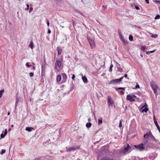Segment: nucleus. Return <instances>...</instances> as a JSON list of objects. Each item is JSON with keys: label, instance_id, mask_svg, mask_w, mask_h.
I'll return each mask as SVG.
<instances>
[{"label": "nucleus", "instance_id": "a878e982", "mask_svg": "<svg viewBox=\"0 0 160 160\" xmlns=\"http://www.w3.org/2000/svg\"><path fill=\"white\" fill-rule=\"evenodd\" d=\"M102 122V120L101 119H99L98 120V124L100 125Z\"/></svg>", "mask_w": 160, "mask_h": 160}, {"label": "nucleus", "instance_id": "e433bc0d", "mask_svg": "<svg viewBox=\"0 0 160 160\" xmlns=\"http://www.w3.org/2000/svg\"><path fill=\"white\" fill-rule=\"evenodd\" d=\"M29 8V5L28 4H27V8H25L26 10H28Z\"/></svg>", "mask_w": 160, "mask_h": 160}, {"label": "nucleus", "instance_id": "2f4dec72", "mask_svg": "<svg viewBox=\"0 0 160 160\" xmlns=\"http://www.w3.org/2000/svg\"><path fill=\"white\" fill-rule=\"evenodd\" d=\"M29 75L30 77H32L34 76V73L32 72H30L29 73Z\"/></svg>", "mask_w": 160, "mask_h": 160}, {"label": "nucleus", "instance_id": "f3484780", "mask_svg": "<svg viewBox=\"0 0 160 160\" xmlns=\"http://www.w3.org/2000/svg\"><path fill=\"white\" fill-rule=\"evenodd\" d=\"M61 79V76L60 74L58 75L57 78V82H59L60 81V80Z\"/></svg>", "mask_w": 160, "mask_h": 160}, {"label": "nucleus", "instance_id": "39448f33", "mask_svg": "<svg viewBox=\"0 0 160 160\" xmlns=\"http://www.w3.org/2000/svg\"><path fill=\"white\" fill-rule=\"evenodd\" d=\"M123 78V77H122L119 79H115L114 80L111 81L109 83V84H115L117 82H120L121 81Z\"/></svg>", "mask_w": 160, "mask_h": 160}, {"label": "nucleus", "instance_id": "6e6d98bb", "mask_svg": "<svg viewBox=\"0 0 160 160\" xmlns=\"http://www.w3.org/2000/svg\"><path fill=\"white\" fill-rule=\"evenodd\" d=\"M127 77V74H126L124 75V77H125V78H126Z\"/></svg>", "mask_w": 160, "mask_h": 160}, {"label": "nucleus", "instance_id": "cd10ccee", "mask_svg": "<svg viewBox=\"0 0 160 160\" xmlns=\"http://www.w3.org/2000/svg\"><path fill=\"white\" fill-rule=\"evenodd\" d=\"M113 65L112 64H111L110 66V68L109 69V72H112V68H113Z\"/></svg>", "mask_w": 160, "mask_h": 160}, {"label": "nucleus", "instance_id": "09e8293b", "mask_svg": "<svg viewBox=\"0 0 160 160\" xmlns=\"http://www.w3.org/2000/svg\"><path fill=\"white\" fill-rule=\"evenodd\" d=\"M18 100H16V103H15V105H16V106H17V104H18Z\"/></svg>", "mask_w": 160, "mask_h": 160}, {"label": "nucleus", "instance_id": "de8ad7c7", "mask_svg": "<svg viewBox=\"0 0 160 160\" xmlns=\"http://www.w3.org/2000/svg\"><path fill=\"white\" fill-rule=\"evenodd\" d=\"M45 68L43 67L42 66V71H45Z\"/></svg>", "mask_w": 160, "mask_h": 160}, {"label": "nucleus", "instance_id": "a19ab883", "mask_svg": "<svg viewBox=\"0 0 160 160\" xmlns=\"http://www.w3.org/2000/svg\"><path fill=\"white\" fill-rule=\"evenodd\" d=\"M135 87H136V88H138L140 87V86H139V85L138 83H137V85Z\"/></svg>", "mask_w": 160, "mask_h": 160}, {"label": "nucleus", "instance_id": "0eeeda50", "mask_svg": "<svg viewBox=\"0 0 160 160\" xmlns=\"http://www.w3.org/2000/svg\"><path fill=\"white\" fill-rule=\"evenodd\" d=\"M126 99L128 101H129L130 102H134L135 101L134 98H132V96L130 94H128L127 96Z\"/></svg>", "mask_w": 160, "mask_h": 160}, {"label": "nucleus", "instance_id": "5fc2aeb1", "mask_svg": "<svg viewBox=\"0 0 160 160\" xmlns=\"http://www.w3.org/2000/svg\"><path fill=\"white\" fill-rule=\"evenodd\" d=\"M54 1L56 2H58L59 1H61V0H54Z\"/></svg>", "mask_w": 160, "mask_h": 160}, {"label": "nucleus", "instance_id": "7c9ffc66", "mask_svg": "<svg viewBox=\"0 0 160 160\" xmlns=\"http://www.w3.org/2000/svg\"><path fill=\"white\" fill-rule=\"evenodd\" d=\"M154 2L156 3H158L160 4V1L159 0H155Z\"/></svg>", "mask_w": 160, "mask_h": 160}, {"label": "nucleus", "instance_id": "9b49d317", "mask_svg": "<svg viewBox=\"0 0 160 160\" xmlns=\"http://www.w3.org/2000/svg\"><path fill=\"white\" fill-rule=\"evenodd\" d=\"M57 50L58 52V55H59L62 52V50L61 48H60L59 47H57Z\"/></svg>", "mask_w": 160, "mask_h": 160}, {"label": "nucleus", "instance_id": "4be33fe9", "mask_svg": "<svg viewBox=\"0 0 160 160\" xmlns=\"http://www.w3.org/2000/svg\"><path fill=\"white\" fill-rule=\"evenodd\" d=\"M155 124L158 129V130H159V131L160 133V128L158 123V122H156Z\"/></svg>", "mask_w": 160, "mask_h": 160}, {"label": "nucleus", "instance_id": "a211bd4d", "mask_svg": "<svg viewBox=\"0 0 160 160\" xmlns=\"http://www.w3.org/2000/svg\"><path fill=\"white\" fill-rule=\"evenodd\" d=\"M29 47H30L31 49H33V42L32 41H31L29 45Z\"/></svg>", "mask_w": 160, "mask_h": 160}, {"label": "nucleus", "instance_id": "4c0bfd02", "mask_svg": "<svg viewBox=\"0 0 160 160\" xmlns=\"http://www.w3.org/2000/svg\"><path fill=\"white\" fill-rule=\"evenodd\" d=\"M145 48L144 47L142 46L141 47V50H142L143 51H144V50Z\"/></svg>", "mask_w": 160, "mask_h": 160}, {"label": "nucleus", "instance_id": "412c9836", "mask_svg": "<svg viewBox=\"0 0 160 160\" xmlns=\"http://www.w3.org/2000/svg\"><path fill=\"white\" fill-rule=\"evenodd\" d=\"M4 92V90L3 89H2V90H0V98H1L2 97V96L3 93Z\"/></svg>", "mask_w": 160, "mask_h": 160}, {"label": "nucleus", "instance_id": "f03ea898", "mask_svg": "<svg viewBox=\"0 0 160 160\" xmlns=\"http://www.w3.org/2000/svg\"><path fill=\"white\" fill-rule=\"evenodd\" d=\"M87 40L89 43L91 47L92 48L93 47H95V44L94 41L93 40L90 38L89 37H87Z\"/></svg>", "mask_w": 160, "mask_h": 160}, {"label": "nucleus", "instance_id": "864d4df0", "mask_svg": "<svg viewBox=\"0 0 160 160\" xmlns=\"http://www.w3.org/2000/svg\"><path fill=\"white\" fill-rule=\"evenodd\" d=\"M47 24L48 26V27L49 26V22L48 20L47 21Z\"/></svg>", "mask_w": 160, "mask_h": 160}, {"label": "nucleus", "instance_id": "b1692460", "mask_svg": "<svg viewBox=\"0 0 160 160\" xmlns=\"http://www.w3.org/2000/svg\"><path fill=\"white\" fill-rule=\"evenodd\" d=\"M148 110V109L147 108H146L145 109L142 110V112H147Z\"/></svg>", "mask_w": 160, "mask_h": 160}, {"label": "nucleus", "instance_id": "1a4fd4ad", "mask_svg": "<svg viewBox=\"0 0 160 160\" xmlns=\"http://www.w3.org/2000/svg\"><path fill=\"white\" fill-rule=\"evenodd\" d=\"M119 36L120 40L122 41V43L124 45H126L128 43L127 41L124 39V37L122 36L121 34H120Z\"/></svg>", "mask_w": 160, "mask_h": 160}, {"label": "nucleus", "instance_id": "f8f14e48", "mask_svg": "<svg viewBox=\"0 0 160 160\" xmlns=\"http://www.w3.org/2000/svg\"><path fill=\"white\" fill-rule=\"evenodd\" d=\"M151 86L153 92L154 93H155L156 92V86L155 85L152 84H151Z\"/></svg>", "mask_w": 160, "mask_h": 160}, {"label": "nucleus", "instance_id": "f257e3e1", "mask_svg": "<svg viewBox=\"0 0 160 160\" xmlns=\"http://www.w3.org/2000/svg\"><path fill=\"white\" fill-rule=\"evenodd\" d=\"M62 59H57L55 63V68L56 69L59 70L61 66Z\"/></svg>", "mask_w": 160, "mask_h": 160}, {"label": "nucleus", "instance_id": "aec40b11", "mask_svg": "<svg viewBox=\"0 0 160 160\" xmlns=\"http://www.w3.org/2000/svg\"><path fill=\"white\" fill-rule=\"evenodd\" d=\"M118 70L121 72H122L123 71V69L120 67H118Z\"/></svg>", "mask_w": 160, "mask_h": 160}, {"label": "nucleus", "instance_id": "ddd939ff", "mask_svg": "<svg viewBox=\"0 0 160 160\" xmlns=\"http://www.w3.org/2000/svg\"><path fill=\"white\" fill-rule=\"evenodd\" d=\"M62 76L64 82H65L67 78V76L66 74L65 73H63L62 74Z\"/></svg>", "mask_w": 160, "mask_h": 160}, {"label": "nucleus", "instance_id": "8fccbe9b", "mask_svg": "<svg viewBox=\"0 0 160 160\" xmlns=\"http://www.w3.org/2000/svg\"><path fill=\"white\" fill-rule=\"evenodd\" d=\"M131 96H132V98H136V97L135 95L134 94L132 95Z\"/></svg>", "mask_w": 160, "mask_h": 160}, {"label": "nucleus", "instance_id": "5701e85b", "mask_svg": "<svg viewBox=\"0 0 160 160\" xmlns=\"http://www.w3.org/2000/svg\"><path fill=\"white\" fill-rule=\"evenodd\" d=\"M129 39L130 41H132L133 40V38L132 35H130L129 37Z\"/></svg>", "mask_w": 160, "mask_h": 160}, {"label": "nucleus", "instance_id": "7ed1b4c3", "mask_svg": "<svg viewBox=\"0 0 160 160\" xmlns=\"http://www.w3.org/2000/svg\"><path fill=\"white\" fill-rule=\"evenodd\" d=\"M108 107L112 106L114 104V102L110 96H108Z\"/></svg>", "mask_w": 160, "mask_h": 160}, {"label": "nucleus", "instance_id": "393cba45", "mask_svg": "<svg viewBox=\"0 0 160 160\" xmlns=\"http://www.w3.org/2000/svg\"><path fill=\"white\" fill-rule=\"evenodd\" d=\"M125 88H124V87H119V88H115V90L117 91H118V89H122V90H125Z\"/></svg>", "mask_w": 160, "mask_h": 160}, {"label": "nucleus", "instance_id": "bb28decb", "mask_svg": "<svg viewBox=\"0 0 160 160\" xmlns=\"http://www.w3.org/2000/svg\"><path fill=\"white\" fill-rule=\"evenodd\" d=\"M155 51H156V50H154L153 51H147L146 52V53H147V54H150V53H152V52H154Z\"/></svg>", "mask_w": 160, "mask_h": 160}, {"label": "nucleus", "instance_id": "6e6552de", "mask_svg": "<svg viewBox=\"0 0 160 160\" xmlns=\"http://www.w3.org/2000/svg\"><path fill=\"white\" fill-rule=\"evenodd\" d=\"M131 148V147L128 144L127 145V147H125L122 150L121 152L123 153H125L127 152L129 149Z\"/></svg>", "mask_w": 160, "mask_h": 160}, {"label": "nucleus", "instance_id": "79ce46f5", "mask_svg": "<svg viewBox=\"0 0 160 160\" xmlns=\"http://www.w3.org/2000/svg\"><path fill=\"white\" fill-rule=\"evenodd\" d=\"M121 94H123L124 93V92L123 91H121L120 92Z\"/></svg>", "mask_w": 160, "mask_h": 160}, {"label": "nucleus", "instance_id": "2eb2a0df", "mask_svg": "<svg viewBox=\"0 0 160 160\" xmlns=\"http://www.w3.org/2000/svg\"><path fill=\"white\" fill-rule=\"evenodd\" d=\"M33 129V128L31 127H27L25 130L28 132H31Z\"/></svg>", "mask_w": 160, "mask_h": 160}, {"label": "nucleus", "instance_id": "20e7f679", "mask_svg": "<svg viewBox=\"0 0 160 160\" xmlns=\"http://www.w3.org/2000/svg\"><path fill=\"white\" fill-rule=\"evenodd\" d=\"M134 146L136 148H138L140 151H142L145 149V148L143 146V145L142 143H141L138 145H135Z\"/></svg>", "mask_w": 160, "mask_h": 160}, {"label": "nucleus", "instance_id": "37998d69", "mask_svg": "<svg viewBox=\"0 0 160 160\" xmlns=\"http://www.w3.org/2000/svg\"><path fill=\"white\" fill-rule=\"evenodd\" d=\"M33 10V8L32 7H30V8L29 12H30L32 11Z\"/></svg>", "mask_w": 160, "mask_h": 160}, {"label": "nucleus", "instance_id": "c03bdc74", "mask_svg": "<svg viewBox=\"0 0 160 160\" xmlns=\"http://www.w3.org/2000/svg\"><path fill=\"white\" fill-rule=\"evenodd\" d=\"M26 66L28 67H29L30 66H31V65H29V64H28V63H26Z\"/></svg>", "mask_w": 160, "mask_h": 160}, {"label": "nucleus", "instance_id": "49530a36", "mask_svg": "<svg viewBox=\"0 0 160 160\" xmlns=\"http://www.w3.org/2000/svg\"><path fill=\"white\" fill-rule=\"evenodd\" d=\"M75 78V76L74 75V74H73L72 76V79L73 80H74Z\"/></svg>", "mask_w": 160, "mask_h": 160}, {"label": "nucleus", "instance_id": "bf43d9fd", "mask_svg": "<svg viewBox=\"0 0 160 160\" xmlns=\"http://www.w3.org/2000/svg\"><path fill=\"white\" fill-rule=\"evenodd\" d=\"M13 126H14L13 125H11L12 127H13Z\"/></svg>", "mask_w": 160, "mask_h": 160}, {"label": "nucleus", "instance_id": "72a5a7b5", "mask_svg": "<svg viewBox=\"0 0 160 160\" xmlns=\"http://www.w3.org/2000/svg\"><path fill=\"white\" fill-rule=\"evenodd\" d=\"M148 107V105H147V104L145 103L144 104V105L143 106L142 108V109L143 108H147V107Z\"/></svg>", "mask_w": 160, "mask_h": 160}, {"label": "nucleus", "instance_id": "473e14b6", "mask_svg": "<svg viewBox=\"0 0 160 160\" xmlns=\"http://www.w3.org/2000/svg\"><path fill=\"white\" fill-rule=\"evenodd\" d=\"M122 126V120H121L119 122V127L120 128Z\"/></svg>", "mask_w": 160, "mask_h": 160}, {"label": "nucleus", "instance_id": "423d86ee", "mask_svg": "<svg viewBox=\"0 0 160 160\" xmlns=\"http://www.w3.org/2000/svg\"><path fill=\"white\" fill-rule=\"evenodd\" d=\"M149 137H150L152 138H154V137L152 135V134L151 132L146 133L144 135V138H145L147 139Z\"/></svg>", "mask_w": 160, "mask_h": 160}, {"label": "nucleus", "instance_id": "c85d7f7f", "mask_svg": "<svg viewBox=\"0 0 160 160\" xmlns=\"http://www.w3.org/2000/svg\"><path fill=\"white\" fill-rule=\"evenodd\" d=\"M160 16L159 14L157 15L155 18V19H156L160 18Z\"/></svg>", "mask_w": 160, "mask_h": 160}, {"label": "nucleus", "instance_id": "9d476101", "mask_svg": "<svg viewBox=\"0 0 160 160\" xmlns=\"http://www.w3.org/2000/svg\"><path fill=\"white\" fill-rule=\"evenodd\" d=\"M82 79L83 82L85 83H87L88 82V80L86 77L85 76H82Z\"/></svg>", "mask_w": 160, "mask_h": 160}, {"label": "nucleus", "instance_id": "6ab92c4d", "mask_svg": "<svg viewBox=\"0 0 160 160\" xmlns=\"http://www.w3.org/2000/svg\"><path fill=\"white\" fill-rule=\"evenodd\" d=\"M92 125V123L91 122L87 123L86 124V127L88 128H89L91 127Z\"/></svg>", "mask_w": 160, "mask_h": 160}, {"label": "nucleus", "instance_id": "3c124183", "mask_svg": "<svg viewBox=\"0 0 160 160\" xmlns=\"http://www.w3.org/2000/svg\"><path fill=\"white\" fill-rule=\"evenodd\" d=\"M146 2L147 3H149V0H145Z\"/></svg>", "mask_w": 160, "mask_h": 160}, {"label": "nucleus", "instance_id": "c756f323", "mask_svg": "<svg viewBox=\"0 0 160 160\" xmlns=\"http://www.w3.org/2000/svg\"><path fill=\"white\" fill-rule=\"evenodd\" d=\"M6 152V150L5 149H2L1 151V153L2 155L4 154Z\"/></svg>", "mask_w": 160, "mask_h": 160}, {"label": "nucleus", "instance_id": "f704fd0d", "mask_svg": "<svg viewBox=\"0 0 160 160\" xmlns=\"http://www.w3.org/2000/svg\"><path fill=\"white\" fill-rule=\"evenodd\" d=\"M6 135H4V134H3V133H2L0 135V137L1 138H4L5 136Z\"/></svg>", "mask_w": 160, "mask_h": 160}, {"label": "nucleus", "instance_id": "13d9d810", "mask_svg": "<svg viewBox=\"0 0 160 160\" xmlns=\"http://www.w3.org/2000/svg\"><path fill=\"white\" fill-rule=\"evenodd\" d=\"M10 114V112H8V115H9Z\"/></svg>", "mask_w": 160, "mask_h": 160}, {"label": "nucleus", "instance_id": "680f3d73", "mask_svg": "<svg viewBox=\"0 0 160 160\" xmlns=\"http://www.w3.org/2000/svg\"><path fill=\"white\" fill-rule=\"evenodd\" d=\"M10 129H9V130H10Z\"/></svg>", "mask_w": 160, "mask_h": 160}, {"label": "nucleus", "instance_id": "4d7b16f0", "mask_svg": "<svg viewBox=\"0 0 160 160\" xmlns=\"http://www.w3.org/2000/svg\"><path fill=\"white\" fill-rule=\"evenodd\" d=\"M102 7L103 8H106V6H104V5H103V6H102Z\"/></svg>", "mask_w": 160, "mask_h": 160}, {"label": "nucleus", "instance_id": "ea45409f", "mask_svg": "<svg viewBox=\"0 0 160 160\" xmlns=\"http://www.w3.org/2000/svg\"><path fill=\"white\" fill-rule=\"evenodd\" d=\"M153 120H154V122L155 123V122H157L156 120V118H155V117L154 116H153Z\"/></svg>", "mask_w": 160, "mask_h": 160}, {"label": "nucleus", "instance_id": "c9c22d12", "mask_svg": "<svg viewBox=\"0 0 160 160\" xmlns=\"http://www.w3.org/2000/svg\"><path fill=\"white\" fill-rule=\"evenodd\" d=\"M135 8L136 9H137V10H139V9H140L139 6H138L135 5Z\"/></svg>", "mask_w": 160, "mask_h": 160}, {"label": "nucleus", "instance_id": "dca6fc26", "mask_svg": "<svg viewBox=\"0 0 160 160\" xmlns=\"http://www.w3.org/2000/svg\"><path fill=\"white\" fill-rule=\"evenodd\" d=\"M101 160H113V159L107 157H103Z\"/></svg>", "mask_w": 160, "mask_h": 160}, {"label": "nucleus", "instance_id": "052dcab7", "mask_svg": "<svg viewBox=\"0 0 160 160\" xmlns=\"http://www.w3.org/2000/svg\"><path fill=\"white\" fill-rule=\"evenodd\" d=\"M90 118H89L88 119V121H89L90 120Z\"/></svg>", "mask_w": 160, "mask_h": 160}, {"label": "nucleus", "instance_id": "4468645a", "mask_svg": "<svg viewBox=\"0 0 160 160\" xmlns=\"http://www.w3.org/2000/svg\"><path fill=\"white\" fill-rule=\"evenodd\" d=\"M76 150V149L73 148H67L66 151L67 152L74 151Z\"/></svg>", "mask_w": 160, "mask_h": 160}, {"label": "nucleus", "instance_id": "603ef678", "mask_svg": "<svg viewBox=\"0 0 160 160\" xmlns=\"http://www.w3.org/2000/svg\"><path fill=\"white\" fill-rule=\"evenodd\" d=\"M48 33H50L51 32V31L50 29H49L48 32Z\"/></svg>", "mask_w": 160, "mask_h": 160}, {"label": "nucleus", "instance_id": "a18cd8bd", "mask_svg": "<svg viewBox=\"0 0 160 160\" xmlns=\"http://www.w3.org/2000/svg\"><path fill=\"white\" fill-rule=\"evenodd\" d=\"M157 37V35H152V36H151V37H152V38H156Z\"/></svg>", "mask_w": 160, "mask_h": 160}, {"label": "nucleus", "instance_id": "58836bf2", "mask_svg": "<svg viewBox=\"0 0 160 160\" xmlns=\"http://www.w3.org/2000/svg\"><path fill=\"white\" fill-rule=\"evenodd\" d=\"M7 129H6L5 130L4 134V135H6L7 134Z\"/></svg>", "mask_w": 160, "mask_h": 160}]
</instances>
